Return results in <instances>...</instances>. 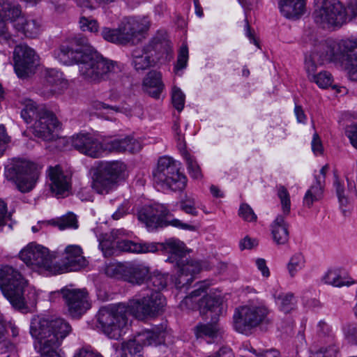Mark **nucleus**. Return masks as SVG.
<instances>
[{
	"label": "nucleus",
	"instance_id": "nucleus-1",
	"mask_svg": "<svg viewBox=\"0 0 357 357\" xmlns=\"http://www.w3.org/2000/svg\"><path fill=\"white\" fill-rule=\"evenodd\" d=\"M0 289L12 306L24 313L36 305V290L28 287L26 280L13 266H0Z\"/></svg>",
	"mask_w": 357,
	"mask_h": 357
},
{
	"label": "nucleus",
	"instance_id": "nucleus-2",
	"mask_svg": "<svg viewBox=\"0 0 357 357\" xmlns=\"http://www.w3.org/2000/svg\"><path fill=\"white\" fill-rule=\"evenodd\" d=\"M321 55L315 54L314 59L318 62L332 61L344 66L349 79L357 82V39H346L339 43L326 40L318 50Z\"/></svg>",
	"mask_w": 357,
	"mask_h": 357
},
{
	"label": "nucleus",
	"instance_id": "nucleus-3",
	"mask_svg": "<svg viewBox=\"0 0 357 357\" xmlns=\"http://www.w3.org/2000/svg\"><path fill=\"white\" fill-rule=\"evenodd\" d=\"M165 248L171 253V259L175 261L177 273L174 276V282L176 289L188 288L192 282L195 275L202 269H208L209 265L206 262L202 264L195 260L185 258L187 250L183 242L178 239H169L165 242Z\"/></svg>",
	"mask_w": 357,
	"mask_h": 357
},
{
	"label": "nucleus",
	"instance_id": "nucleus-4",
	"mask_svg": "<svg viewBox=\"0 0 357 357\" xmlns=\"http://www.w3.org/2000/svg\"><path fill=\"white\" fill-rule=\"evenodd\" d=\"M91 188L99 195L115 190L127 175L126 164L119 160L99 161L90 169Z\"/></svg>",
	"mask_w": 357,
	"mask_h": 357
},
{
	"label": "nucleus",
	"instance_id": "nucleus-5",
	"mask_svg": "<svg viewBox=\"0 0 357 357\" xmlns=\"http://www.w3.org/2000/svg\"><path fill=\"white\" fill-rule=\"evenodd\" d=\"M133 314V307L125 303L101 307L97 314L98 327L109 338L118 340L131 326L128 317Z\"/></svg>",
	"mask_w": 357,
	"mask_h": 357
},
{
	"label": "nucleus",
	"instance_id": "nucleus-6",
	"mask_svg": "<svg viewBox=\"0 0 357 357\" xmlns=\"http://www.w3.org/2000/svg\"><path fill=\"white\" fill-rule=\"evenodd\" d=\"M116 63L105 59L90 45L79 60L78 66L79 75L91 83H100L108 79L111 74L116 72Z\"/></svg>",
	"mask_w": 357,
	"mask_h": 357
},
{
	"label": "nucleus",
	"instance_id": "nucleus-7",
	"mask_svg": "<svg viewBox=\"0 0 357 357\" xmlns=\"http://www.w3.org/2000/svg\"><path fill=\"white\" fill-rule=\"evenodd\" d=\"M270 313L268 307L262 303L242 306L234 314V328L239 333L250 335L256 328L272 324Z\"/></svg>",
	"mask_w": 357,
	"mask_h": 357
},
{
	"label": "nucleus",
	"instance_id": "nucleus-8",
	"mask_svg": "<svg viewBox=\"0 0 357 357\" xmlns=\"http://www.w3.org/2000/svg\"><path fill=\"white\" fill-rule=\"evenodd\" d=\"M349 13L351 18L357 16V8L351 5L347 9L338 0H321L313 13V19L323 29H336L347 22Z\"/></svg>",
	"mask_w": 357,
	"mask_h": 357
},
{
	"label": "nucleus",
	"instance_id": "nucleus-9",
	"mask_svg": "<svg viewBox=\"0 0 357 357\" xmlns=\"http://www.w3.org/2000/svg\"><path fill=\"white\" fill-rule=\"evenodd\" d=\"M153 176L154 182L164 190L181 191L187 185L186 176L180 172V163L171 157L159 158Z\"/></svg>",
	"mask_w": 357,
	"mask_h": 357
},
{
	"label": "nucleus",
	"instance_id": "nucleus-10",
	"mask_svg": "<svg viewBox=\"0 0 357 357\" xmlns=\"http://www.w3.org/2000/svg\"><path fill=\"white\" fill-rule=\"evenodd\" d=\"M40 175L39 167L27 160H13L6 168L4 176L13 182L19 191L23 193L31 191L36 186Z\"/></svg>",
	"mask_w": 357,
	"mask_h": 357
},
{
	"label": "nucleus",
	"instance_id": "nucleus-11",
	"mask_svg": "<svg viewBox=\"0 0 357 357\" xmlns=\"http://www.w3.org/2000/svg\"><path fill=\"white\" fill-rule=\"evenodd\" d=\"M165 306V298L160 292L143 288L135 300V319L144 321L155 318L164 312Z\"/></svg>",
	"mask_w": 357,
	"mask_h": 357
},
{
	"label": "nucleus",
	"instance_id": "nucleus-12",
	"mask_svg": "<svg viewBox=\"0 0 357 357\" xmlns=\"http://www.w3.org/2000/svg\"><path fill=\"white\" fill-rule=\"evenodd\" d=\"M169 211L167 208L160 204L154 206L147 205L142 207L138 211V220L149 229L153 230L158 227H163L172 225L182 229L195 231V227L187 223L182 222L180 220L174 218L171 220H165L168 215Z\"/></svg>",
	"mask_w": 357,
	"mask_h": 357
},
{
	"label": "nucleus",
	"instance_id": "nucleus-13",
	"mask_svg": "<svg viewBox=\"0 0 357 357\" xmlns=\"http://www.w3.org/2000/svg\"><path fill=\"white\" fill-rule=\"evenodd\" d=\"M20 259L31 268L43 271H46L52 274H57L61 271L57 263H53L54 256L49 250L35 243H29L20 252Z\"/></svg>",
	"mask_w": 357,
	"mask_h": 357
},
{
	"label": "nucleus",
	"instance_id": "nucleus-14",
	"mask_svg": "<svg viewBox=\"0 0 357 357\" xmlns=\"http://www.w3.org/2000/svg\"><path fill=\"white\" fill-rule=\"evenodd\" d=\"M303 41L305 44L312 46L310 54L305 57V69L308 75L309 79L316 83L319 87L326 89L331 86L333 82V77L331 74L327 71H322L318 74H315L317 66L321 65L325 62H333L332 61H323L318 62L314 57L315 54L321 55L322 50H318L319 46L325 41H318L316 36L310 32H307L303 36Z\"/></svg>",
	"mask_w": 357,
	"mask_h": 357
},
{
	"label": "nucleus",
	"instance_id": "nucleus-15",
	"mask_svg": "<svg viewBox=\"0 0 357 357\" xmlns=\"http://www.w3.org/2000/svg\"><path fill=\"white\" fill-rule=\"evenodd\" d=\"M13 60L15 73L20 78L27 77L34 73L38 64V56L35 51L24 44L15 47Z\"/></svg>",
	"mask_w": 357,
	"mask_h": 357
},
{
	"label": "nucleus",
	"instance_id": "nucleus-16",
	"mask_svg": "<svg viewBox=\"0 0 357 357\" xmlns=\"http://www.w3.org/2000/svg\"><path fill=\"white\" fill-rule=\"evenodd\" d=\"M70 315L79 317L91 307L89 294L85 289L65 287L61 290Z\"/></svg>",
	"mask_w": 357,
	"mask_h": 357
},
{
	"label": "nucleus",
	"instance_id": "nucleus-17",
	"mask_svg": "<svg viewBox=\"0 0 357 357\" xmlns=\"http://www.w3.org/2000/svg\"><path fill=\"white\" fill-rule=\"evenodd\" d=\"M90 45L88 39L84 37H75L68 44L61 45L55 52L56 57L65 65L77 63L79 66V60L86 52V47Z\"/></svg>",
	"mask_w": 357,
	"mask_h": 357
},
{
	"label": "nucleus",
	"instance_id": "nucleus-18",
	"mask_svg": "<svg viewBox=\"0 0 357 357\" xmlns=\"http://www.w3.org/2000/svg\"><path fill=\"white\" fill-rule=\"evenodd\" d=\"M101 35L108 42L117 45H128L134 38V19L123 18L117 29L105 27L101 31Z\"/></svg>",
	"mask_w": 357,
	"mask_h": 357
},
{
	"label": "nucleus",
	"instance_id": "nucleus-19",
	"mask_svg": "<svg viewBox=\"0 0 357 357\" xmlns=\"http://www.w3.org/2000/svg\"><path fill=\"white\" fill-rule=\"evenodd\" d=\"M47 183L50 190L56 196H67L71 189V176L59 165L50 167L47 169Z\"/></svg>",
	"mask_w": 357,
	"mask_h": 357
},
{
	"label": "nucleus",
	"instance_id": "nucleus-20",
	"mask_svg": "<svg viewBox=\"0 0 357 357\" xmlns=\"http://www.w3.org/2000/svg\"><path fill=\"white\" fill-rule=\"evenodd\" d=\"M21 14L19 5L8 0H0V43H7L10 45L13 41L7 24L8 20L13 22V19Z\"/></svg>",
	"mask_w": 357,
	"mask_h": 357
},
{
	"label": "nucleus",
	"instance_id": "nucleus-21",
	"mask_svg": "<svg viewBox=\"0 0 357 357\" xmlns=\"http://www.w3.org/2000/svg\"><path fill=\"white\" fill-rule=\"evenodd\" d=\"M59 122L54 114L48 110H42L39 118L33 124V132L36 136L45 141L54 140L56 137L55 130Z\"/></svg>",
	"mask_w": 357,
	"mask_h": 357
},
{
	"label": "nucleus",
	"instance_id": "nucleus-22",
	"mask_svg": "<svg viewBox=\"0 0 357 357\" xmlns=\"http://www.w3.org/2000/svg\"><path fill=\"white\" fill-rule=\"evenodd\" d=\"M72 146L79 153L93 158L102 156L101 142L88 133H79L72 138Z\"/></svg>",
	"mask_w": 357,
	"mask_h": 357
},
{
	"label": "nucleus",
	"instance_id": "nucleus-23",
	"mask_svg": "<svg viewBox=\"0 0 357 357\" xmlns=\"http://www.w3.org/2000/svg\"><path fill=\"white\" fill-rule=\"evenodd\" d=\"M86 265V260L82 256V248L77 245H68L65 249V257L62 264H57L61 270L57 274L68 271H76Z\"/></svg>",
	"mask_w": 357,
	"mask_h": 357
},
{
	"label": "nucleus",
	"instance_id": "nucleus-24",
	"mask_svg": "<svg viewBox=\"0 0 357 357\" xmlns=\"http://www.w3.org/2000/svg\"><path fill=\"white\" fill-rule=\"evenodd\" d=\"M143 89L150 96L158 99L165 89L162 74L159 71H149L143 80Z\"/></svg>",
	"mask_w": 357,
	"mask_h": 357
},
{
	"label": "nucleus",
	"instance_id": "nucleus-25",
	"mask_svg": "<svg viewBox=\"0 0 357 357\" xmlns=\"http://www.w3.org/2000/svg\"><path fill=\"white\" fill-rule=\"evenodd\" d=\"M287 216L278 215L271 225V232L274 243L284 245L289 241V224L285 220Z\"/></svg>",
	"mask_w": 357,
	"mask_h": 357
},
{
	"label": "nucleus",
	"instance_id": "nucleus-26",
	"mask_svg": "<svg viewBox=\"0 0 357 357\" xmlns=\"http://www.w3.org/2000/svg\"><path fill=\"white\" fill-rule=\"evenodd\" d=\"M279 8L281 14L287 19H298L305 13V0H280Z\"/></svg>",
	"mask_w": 357,
	"mask_h": 357
},
{
	"label": "nucleus",
	"instance_id": "nucleus-27",
	"mask_svg": "<svg viewBox=\"0 0 357 357\" xmlns=\"http://www.w3.org/2000/svg\"><path fill=\"white\" fill-rule=\"evenodd\" d=\"M13 26L17 31L29 38L36 37L40 30L39 22L33 19H26L22 15V13L13 19Z\"/></svg>",
	"mask_w": 357,
	"mask_h": 357
},
{
	"label": "nucleus",
	"instance_id": "nucleus-28",
	"mask_svg": "<svg viewBox=\"0 0 357 357\" xmlns=\"http://www.w3.org/2000/svg\"><path fill=\"white\" fill-rule=\"evenodd\" d=\"M132 138L128 136L123 139L104 137L101 141L102 155L105 153L124 152L132 149Z\"/></svg>",
	"mask_w": 357,
	"mask_h": 357
},
{
	"label": "nucleus",
	"instance_id": "nucleus-29",
	"mask_svg": "<svg viewBox=\"0 0 357 357\" xmlns=\"http://www.w3.org/2000/svg\"><path fill=\"white\" fill-rule=\"evenodd\" d=\"M127 234L123 229H117L98 236L99 248L104 256H111L113 254L115 240L118 239L120 236H125Z\"/></svg>",
	"mask_w": 357,
	"mask_h": 357
},
{
	"label": "nucleus",
	"instance_id": "nucleus-30",
	"mask_svg": "<svg viewBox=\"0 0 357 357\" xmlns=\"http://www.w3.org/2000/svg\"><path fill=\"white\" fill-rule=\"evenodd\" d=\"M221 305L222 301L219 296L207 294L199 301L198 309L202 314L211 312L218 315L222 312Z\"/></svg>",
	"mask_w": 357,
	"mask_h": 357
},
{
	"label": "nucleus",
	"instance_id": "nucleus-31",
	"mask_svg": "<svg viewBox=\"0 0 357 357\" xmlns=\"http://www.w3.org/2000/svg\"><path fill=\"white\" fill-rule=\"evenodd\" d=\"M161 332V330L157 327L137 331L135 334V343L141 346L157 344Z\"/></svg>",
	"mask_w": 357,
	"mask_h": 357
},
{
	"label": "nucleus",
	"instance_id": "nucleus-32",
	"mask_svg": "<svg viewBox=\"0 0 357 357\" xmlns=\"http://www.w3.org/2000/svg\"><path fill=\"white\" fill-rule=\"evenodd\" d=\"M324 186L321 178H316V182L307 190L303 197V204L310 208L313 203L319 201L323 197Z\"/></svg>",
	"mask_w": 357,
	"mask_h": 357
},
{
	"label": "nucleus",
	"instance_id": "nucleus-33",
	"mask_svg": "<svg viewBox=\"0 0 357 357\" xmlns=\"http://www.w3.org/2000/svg\"><path fill=\"white\" fill-rule=\"evenodd\" d=\"M195 332L197 338L214 340L218 338L221 335L218 326L213 324H200L196 326Z\"/></svg>",
	"mask_w": 357,
	"mask_h": 357
},
{
	"label": "nucleus",
	"instance_id": "nucleus-34",
	"mask_svg": "<svg viewBox=\"0 0 357 357\" xmlns=\"http://www.w3.org/2000/svg\"><path fill=\"white\" fill-rule=\"evenodd\" d=\"M276 304L284 313L290 312L296 307V299L292 293H280L275 296Z\"/></svg>",
	"mask_w": 357,
	"mask_h": 357
},
{
	"label": "nucleus",
	"instance_id": "nucleus-35",
	"mask_svg": "<svg viewBox=\"0 0 357 357\" xmlns=\"http://www.w3.org/2000/svg\"><path fill=\"white\" fill-rule=\"evenodd\" d=\"M42 110H47L44 107H38L36 103L31 100L25 102L24 107L21 111V116L26 123H31L33 119L39 118V113Z\"/></svg>",
	"mask_w": 357,
	"mask_h": 357
},
{
	"label": "nucleus",
	"instance_id": "nucleus-36",
	"mask_svg": "<svg viewBox=\"0 0 357 357\" xmlns=\"http://www.w3.org/2000/svg\"><path fill=\"white\" fill-rule=\"evenodd\" d=\"M305 264V259L303 255L301 252L294 254L289 259L287 268L291 278H294L297 273L301 271Z\"/></svg>",
	"mask_w": 357,
	"mask_h": 357
},
{
	"label": "nucleus",
	"instance_id": "nucleus-37",
	"mask_svg": "<svg viewBox=\"0 0 357 357\" xmlns=\"http://www.w3.org/2000/svg\"><path fill=\"white\" fill-rule=\"evenodd\" d=\"M182 155L186 162L190 176L194 179L202 178L201 169L195 158L185 150L183 151Z\"/></svg>",
	"mask_w": 357,
	"mask_h": 357
},
{
	"label": "nucleus",
	"instance_id": "nucleus-38",
	"mask_svg": "<svg viewBox=\"0 0 357 357\" xmlns=\"http://www.w3.org/2000/svg\"><path fill=\"white\" fill-rule=\"evenodd\" d=\"M168 275L158 272L153 273L149 277L146 288H151L153 286L155 290L160 292L165 289L167 284ZM154 290V289H153Z\"/></svg>",
	"mask_w": 357,
	"mask_h": 357
},
{
	"label": "nucleus",
	"instance_id": "nucleus-39",
	"mask_svg": "<svg viewBox=\"0 0 357 357\" xmlns=\"http://www.w3.org/2000/svg\"><path fill=\"white\" fill-rule=\"evenodd\" d=\"M277 195L280 201L282 215L288 216L291 211V200L288 190L284 186L280 185L278 188Z\"/></svg>",
	"mask_w": 357,
	"mask_h": 357
},
{
	"label": "nucleus",
	"instance_id": "nucleus-40",
	"mask_svg": "<svg viewBox=\"0 0 357 357\" xmlns=\"http://www.w3.org/2000/svg\"><path fill=\"white\" fill-rule=\"evenodd\" d=\"M93 107L97 110L107 109L108 114L113 112H122L126 115H131V107H126L125 103L122 102L119 106H112L102 102H96L93 104Z\"/></svg>",
	"mask_w": 357,
	"mask_h": 357
},
{
	"label": "nucleus",
	"instance_id": "nucleus-41",
	"mask_svg": "<svg viewBox=\"0 0 357 357\" xmlns=\"http://www.w3.org/2000/svg\"><path fill=\"white\" fill-rule=\"evenodd\" d=\"M322 280L324 283L335 287H341L344 284L338 269H329L324 275Z\"/></svg>",
	"mask_w": 357,
	"mask_h": 357
},
{
	"label": "nucleus",
	"instance_id": "nucleus-42",
	"mask_svg": "<svg viewBox=\"0 0 357 357\" xmlns=\"http://www.w3.org/2000/svg\"><path fill=\"white\" fill-rule=\"evenodd\" d=\"M56 226L60 230L67 228L77 229L78 227L76 216L73 213H68L56 221Z\"/></svg>",
	"mask_w": 357,
	"mask_h": 357
},
{
	"label": "nucleus",
	"instance_id": "nucleus-43",
	"mask_svg": "<svg viewBox=\"0 0 357 357\" xmlns=\"http://www.w3.org/2000/svg\"><path fill=\"white\" fill-rule=\"evenodd\" d=\"M196 202L195 199L192 196H185L181 201V208L185 213L190 214L192 215H197V211L196 209Z\"/></svg>",
	"mask_w": 357,
	"mask_h": 357
},
{
	"label": "nucleus",
	"instance_id": "nucleus-44",
	"mask_svg": "<svg viewBox=\"0 0 357 357\" xmlns=\"http://www.w3.org/2000/svg\"><path fill=\"white\" fill-rule=\"evenodd\" d=\"M185 94L182 92V91L174 86L172 89V100L174 107L178 111L181 112L183 110L185 104Z\"/></svg>",
	"mask_w": 357,
	"mask_h": 357
},
{
	"label": "nucleus",
	"instance_id": "nucleus-45",
	"mask_svg": "<svg viewBox=\"0 0 357 357\" xmlns=\"http://www.w3.org/2000/svg\"><path fill=\"white\" fill-rule=\"evenodd\" d=\"M149 268L142 264L135 266V284L148 283L151 276Z\"/></svg>",
	"mask_w": 357,
	"mask_h": 357
},
{
	"label": "nucleus",
	"instance_id": "nucleus-46",
	"mask_svg": "<svg viewBox=\"0 0 357 357\" xmlns=\"http://www.w3.org/2000/svg\"><path fill=\"white\" fill-rule=\"evenodd\" d=\"M188 61V48L186 45H183L179 50L177 61L174 66V71H178L184 69L187 66Z\"/></svg>",
	"mask_w": 357,
	"mask_h": 357
},
{
	"label": "nucleus",
	"instance_id": "nucleus-47",
	"mask_svg": "<svg viewBox=\"0 0 357 357\" xmlns=\"http://www.w3.org/2000/svg\"><path fill=\"white\" fill-rule=\"evenodd\" d=\"M0 349L3 353H11L15 351V346L5 338V326L1 321H0Z\"/></svg>",
	"mask_w": 357,
	"mask_h": 357
},
{
	"label": "nucleus",
	"instance_id": "nucleus-48",
	"mask_svg": "<svg viewBox=\"0 0 357 357\" xmlns=\"http://www.w3.org/2000/svg\"><path fill=\"white\" fill-rule=\"evenodd\" d=\"M334 187L340 206H346L349 202L348 198L345 195L344 185L340 181V180L337 178H336L334 181Z\"/></svg>",
	"mask_w": 357,
	"mask_h": 357
},
{
	"label": "nucleus",
	"instance_id": "nucleus-49",
	"mask_svg": "<svg viewBox=\"0 0 357 357\" xmlns=\"http://www.w3.org/2000/svg\"><path fill=\"white\" fill-rule=\"evenodd\" d=\"M149 26L150 22L146 17H142V18L138 19L135 22V38H137V35L141 36L142 38H144Z\"/></svg>",
	"mask_w": 357,
	"mask_h": 357
},
{
	"label": "nucleus",
	"instance_id": "nucleus-50",
	"mask_svg": "<svg viewBox=\"0 0 357 357\" xmlns=\"http://www.w3.org/2000/svg\"><path fill=\"white\" fill-rule=\"evenodd\" d=\"M79 25L82 31L90 32H97L99 27L96 20L86 17L80 18Z\"/></svg>",
	"mask_w": 357,
	"mask_h": 357
},
{
	"label": "nucleus",
	"instance_id": "nucleus-51",
	"mask_svg": "<svg viewBox=\"0 0 357 357\" xmlns=\"http://www.w3.org/2000/svg\"><path fill=\"white\" fill-rule=\"evenodd\" d=\"M123 266L121 265V262H114L107 264L104 271L107 276L120 279L121 275L119 271L123 270Z\"/></svg>",
	"mask_w": 357,
	"mask_h": 357
},
{
	"label": "nucleus",
	"instance_id": "nucleus-52",
	"mask_svg": "<svg viewBox=\"0 0 357 357\" xmlns=\"http://www.w3.org/2000/svg\"><path fill=\"white\" fill-rule=\"evenodd\" d=\"M238 214L245 221L252 222L257 220V215L252 208L247 204L241 205Z\"/></svg>",
	"mask_w": 357,
	"mask_h": 357
},
{
	"label": "nucleus",
	"instance_id": "nucleus-53",
	"mask_svg": "<svg viewBox=\"0 0 357 357\" xmlns=\"http://www.w3.org/2000/svg\"><path fill=\"white\" fill-rule=\"evenodd\" d=\"M121 265L123 266V270L119 271L121 275L120 279L132 282L134 278L133 264L131 262H123Z\"/></svg>",
	"mask_w": 357,
	"mask_h": 357
},
{
	"label": "nucleus",
	"instance_id": "nucleus-54",
	"mask_svg": "<svg viewBox=\"0 0 357 357\" xmlns=\"http://www.w3.org/2000/svg\"><path fill=\"white\" fill-rule=\"evenodd\" d=\"M158 250L157 244L153 243H135V253L145 254L155 252Z\"/></svg>",
	"mask_w": 357,
	"mask_h": 357
},
{
	"label": "nucleus",
	"instance_id": "nucleus-55",
	"mask_svg": "<svg viewBox=\"0 0 357 357\" xmlns=\"http://www.w3.org/2000/svg\"><path fill=\"white\" fill-rule=\"evenodd\" d=\"M339 353V347L335 343L331 344L326 347H321L316 352L321 357H337Z\"/></svg>",
	"mask_w": 357,
	"mask_h": 357
},
{
	"label": "nucleus",
	"instance_id": "nucleus-56",
	"mask_svg": "<svg viewBox=\"0 0 357 357\" xmlns=\"http://www.w3.org/2000/svg\"><path fill=\"white\" fill-rule=\"evenodd\" d=\"M317 333L320 337H328L333 340V335L331 327L324 321H320L317 326Z\"/></svg>",
	"mask_w": 357,
	"mask_h": 357
},
{
	"label": "nucleus",
	"instance_id": "nucleus-57",
	"mask_svg": "<svg viewBox=\"0 0 357 357\" xmlns=\"http://www.w3.org/2000/svg\"><path fill=\"white\" fill-rule=\"evenodd\" d=\"M210 284L206 281L201 282L196 285V289L190 293V296L197 301H199L198 299L199 297L203 298L206 296L205 294L209 287Z\"/></svg>",
	"mask_w": 357,
	"mask_h": 357
},
{
	"label": "nucleus",
	"instance_id": "nucleus-58",
	"mask_svg": "<svg viewBox=\"0 0 357 357\" xmlns=\"http://www.w3.org/2000/svg\"><path fill=\"white\" fill-rule=\"evenodd\" d=\"M312 151L316 155H321L324 152V147L321 140L317 133L313 135L311 142Z\"/></svg>",
	"mask_w": 357,
	"mask_h": 357
},
{
	"label": "nucleus",
	"instance_id": "nucleus-59",
	"mask_svg": "<svg viewBox=\"0 0 357 357\" xmlns=\"http://www.w3.org/2000/svg\"><path fill=\"white\" fill-rule=\"evenodd\" d=\"M10 142V137L7 135L4 126L0 125V156L3 154Z\"/></svg>",
	"mask_w": 357,
	"mask_h": 357
},
{
	"label": "nucleus",
	"instance_id": "nucleus-60",
	"mask_svg": "<svg viewBox=\"0 0 357 357\" xmlns=\"http://www.w3.org/2000/svg\"><path fill=\"white\" fill-rule=\"evenodd\" d=\"M134 349V340H129L128 341L122 343L121 349V357H133L132 350Z\"/></svg>",
	"mask_w": 357,
	"mask_h": 357
},
{
	"label": "nucleus",
	"instance_id": "nucleus-61",
	"mask_svg": "<svg viewBox=\"0 0 357 357\" xmlns=\"http://www.w3.org/2000/svg\"><path fill=\"white\" fill-rule=\"evenodd\" d=\"M130 204L128 201H125L118 208L116 212L112 214L114 220H118L129 213Z\"/></svg>",
	"mask_w": 357,
	"mask_h": 357
},
{
	"label": "nucleus",
	"instance_id": "nucleus-62",
	"mask_svg": "<svg viewBox=\"0 0 357 357\" xmlns=\"http://www.w3.org/2000/svg\"><path fill=\"white\" fill-rule=\"evenodd\" d=\"M344 334L349 342L353 344H357V327L348 326L344 329Z\"/></svg>",
	"mask_w": 357,
	"mask_h": 357
},
{
	"label": "nucleus",
	"instance_id": "nucleus-63",
	"mask_svg": "<svg viewBox=\"0 0 357 357\" xmlns=\"http://www.w3.org/2000/svg\"><path fill=\"white\" fill-rule=\"evenodd\" d=\"M123 236H120L117 242V248L122 252H132L134 243L132 241H128L123 238Z\"/></svg>",
	"mask_w": 357,
	"mask_h": 357
},
{
	"label": "nucleus",
	"instance_id": "nucleus-64",
	"mask_svg": "<svg viewBox=\"0 0 357 357\" xmlns=\"http://www.w3.org/2000/svg\"><path fill=\"white\" fill-rule=\"evenodd\" d=\"M346 135L353 146L357 149V125L348 126L346 130Z\"/></svg>",
	"mask_w": 357,
	"mask_h": 357
}]
</instances>
